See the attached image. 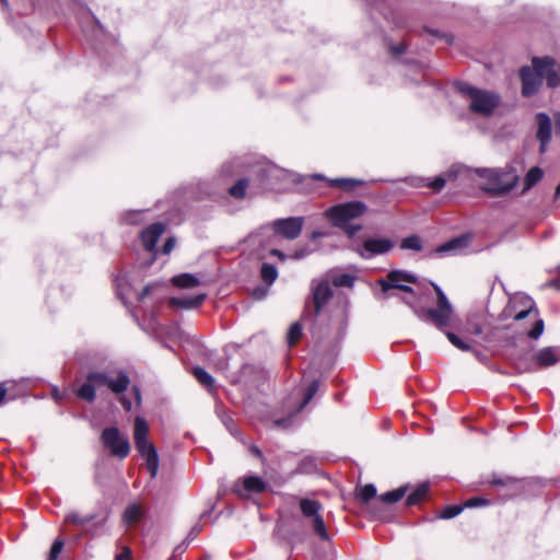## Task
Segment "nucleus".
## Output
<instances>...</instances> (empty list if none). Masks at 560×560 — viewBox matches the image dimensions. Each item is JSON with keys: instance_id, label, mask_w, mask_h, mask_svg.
<instances>
[{"instance_id": "1", "label": "nucleus", "mask_w": 560, "mask_h": 560, "mask_svg": "<svg viewBox=\"0 0 560 560\" xmlns=\"http://www.w3.org/2000/svg\"><path fill=\"white\" fill-rule=\"evenodd\" d=\"M304 219L302 217H291L278 219L272 223V228L262 226L250 234L247 242L250 246H257V257L266 260L272 257L283 261L287 256L280 252L276 245L278 235L287 240H295L302 231Z\"/></svg>"}, {"instance_id": "32", "label": "nucleus", "mask_w": 560, "mask_h": 560, "mask_svg": "<svg viewBox=\"0 0 560 560\" xmlns=\"http://www.w3.org/2000/svg\"><path fill=\"white\" fill-rule=\"evenodd\" d=\"M192 374L200 384L206 387H212L214 380L206 370L197 366L192 370Z\"/></svg>"}, {"instance_id": "15", "label": "nucleus", "mask_w": 560, "mask_h": 560, "mask_svg": "<svg viewBox=\"0 0 560 560\" xmlns=\"http://www.w3.org/2000/svg\"><path fill=\"white\" fill-rule=\"evenodd\" d=\"M495 501L493 499L480 495L474 497L466 500L463 504H453L445 506L439 514L440 518L450 520L457 516L465 508L476 509V508H486L491 504H494Z\"/></svg>"}, {"instance_id": "27", "label": "nucleus", "mask_w": 560, "mask_h": 560, "mask_svg": "<svg viewBox=\"0 0 560 560\" xmlns=\"http://www.w3.org/2000/svg\"><path fill=\"white\" fill-rule=\"evenodd\" d=\"M172 282L179 288H195L199 284V279L190 273H182L173 277Z\"/></svg>"}, {"instance_id": "38", "label": "nucleus", "mask_w": 560, "mask_h": 560, "mask_svg": "<svg viewBox=\"0 0 560 560\" xmlns=\"http://www.w3.org/2000/svg\"><path fill=\"white\" fill-rule=\"evenodd\" d=\"M446 337L447 339L450 340V342L456 347L457 349L462 350V351H468L470 350V347L468 343L464 342L457 335H455L454 332H450L447 331L446 332Z\"/></svg>"}, {"instance_id": "12", "label": "nucleus", "mask_w": 560, "mask_h": 560, "mask_svg": "<svg viewBox=\"0 0 560 560\" xmlns=\"http://www.w3.org/2000/svg\"><path fill=\"white\" fill-rule=\"evenodd\" d=\"M103 445L109 450L113 456L125 458L130 452V443L116 427L105 428L101 434Z\"/></svg>"}, {"instance_id": "49", "label": "nucleus", "mask_w": 560, "mask_h": 560, "mask_svg": "<svg viewBox=\"0 0 560 560\" xmlns=\"http://www.w3.org/2000/svg\"><path fill=\"white\" fill-rule=\"evenodd\" d=\"M8 388L5 383H0V406L4 404Z\"/></svg>"}, {"instance_id": "4", "label": "nucleus", "mask_w": 560, "mask_h": 560, "mask_svg": "<svg viewBox=\"0 0 560 560\" xmlns=\"http://www.w3.org/2000/svg\"><path fill=\"white\" fill-rule=\"evenodd\" d=\"M516 162L504 168H476V175L483 180L480 188L492 195L501 196L514 189L520 180Z\"/></svg>"}, {"instance_id": "33", "label": "nucleus", "mask_w": 560, "mask_h": 560, "mask_svg": "<svg viewBox=\"0 0 560 560\" xmlns=\"http://www.w3.org/2000/svg\"><path fill=\"white\" fill-rule=\"evenodd\" d=\"M402 249H411L420 252L422 249V241L418 235H411L401 241Z\"/></svg>"}, {"instance_id": "55", "label": "nucleus", "mask_w": 560, "mask_h": 560, "mask_svg": "<svg viewBox=\"0 0 560 560\" xmlns=\"http://www.w3.org/2000/svg\"><path fill=\"white\" fill-rule=\"evenodd\" d=\"M150 290H151L150 285H147L145 288H143L142 292L139 294V300L144 299V296H147L150 293Z\"/></svg>"}, {"instance_id": "37", "label": "nucleus", "mask_w": 560, "mask_h": 560, "mask_svg": "<svg viewBox=\"0 0 560 560\" xmlns=\"http://www.w3.org/2000/svg\"><path fill=\"white\" fill-rule=\"evenodd\" d=\"M302 335V326L299 323H294L291 325L288 331V342L292 346L294 345Z\"/></svg>"}, {"instance_id": "16", "label": "nucleus", "mask_w": 560, "mask_h": 560, "mask_svg": "<svg viewBox=\"0 0 560 560\" xmlns=\"http://www.w3.org/2000/svg\"><path fill=\"white\" fill-rule=\"evenodd\" d=\"M319 388V382L313 381L310 386L307 387V390L305 393L304 398L302 401L299 402V406L294 409L293 412H291L285 418H279L273 421V425L278 429H288L292 425L294 416L299 413L314 397V395L317 393Z\"/></svg>"}, {"instance_id": "20", "label": "nucleus", "mask_w": 560, "mask_h": 560, "mask_svg": "<svg viewBox=\"0 0 560 560\" xmlns=\"http://www.w3.org/2000/svg\"><path fill=\"white\" fill-rule=\"evenodd\" d=\"M469 237L462 235L454 237L434 249V254L441 257L454 256L464 252L468 246Z\"/></svg>"}, {"instance_id": "21", "label": "nucleus", "mask_w": 560, "mask_h": 560, "mask_svg": "<svg viewBox=\"0 0 560 560\" xmlns=\"http://www.w3.org/2000/svg\"><path fill=\"white\" fill-rule=\"evenodd\" d=\"M332 296V288L328 281H319L313 285V304L315 315L319 314L322 307Z\"/></svg>"}, {"instance_id": "56", "label": "nucleus", "mask_w": 560, "mask_h": 560, "mask_svg": "<svg viewBox=\"0 0 560 560\" xmlns=\"http://www.w3.org/2000/svg\"><path fill=\"white\" fill-rule=\"evenodd\" d=\"M555 124L557 132L560 133V113L555 114Z\"/></svg>"}, {"instance_id": "62", "label": "nucleus", "mask_w": 560, "mask_h": 560, "mask_svg": "<svg viewBox=\"0 0 560 560\" xmlns=\"http://www.w3.org/2000/svg\"><path fill=\"white\" fill-rule=\"evenodd\" d=\"M555 197L560 198V184L556 188Z\"/></svg>"}, {"instance_id": "14", "label": "nucleus", "mask_w": 560, "mask_h": 560, "mask_svg": "<svg viewBox=\"0 0 560 560\" xmlns=\"http://www.w3.org/2000/svg\"><path fill=\"white\" fill-rule=\"evenodd\" d=\"M482 485L490 487H503L510 489H524L527 487H548L549 485L542 483L541 481H535L532 479H516L508 476L492 475L488 479L482 481Z\"/></svg>"}, {"instance_id": "10", "label": "nucleus", "mask_w": 560, "mask_h": 560, "mask_svg": "<svg viewBox=\"0 0 560 560\" xmlns=\"http://www.w3.org/2000/svg\"><path fill=\"white\" fill-rule=\"evenodd\" d=\"M253 171L258 176L261 185L266 188H275L278 183L287 179L296 180L295 174L267 161L258 162Z\"/></svg>"}, {"instance_id": "17", "label": "nucleus", "mask_w": 560, "mask_h": 560, "mask_svg": "<svg viewBox=\"0 0 560 560\" xmlns=\"http://www.w3.org/2000/svg\"><path fill=\"white\" fill-rule=\"evenodd\" d=\"M319 388V382L313 381L310 386L307 387V390L305 393L304 398L302 401L299 402V406L294 409L293 412H291L285 418H279L273 421V425L278 429H288L292 425L294 416L299 413L314 397V395L317 393Z\"/></svg>"}, {"instance_id": "50", "label": "nucleus", "mask_w": 560, "mask_h": 560, "mask_svg": "<svg viewBox=\"0 0 560 560\" xmlns=\"http://www.w3.org/2000/svg\"><path fill=\"white\" fill-rule=\"evenodd\" d=\"M116 281H117L118 294H119L120 299L125 301L126 294H125L124 290L121 289V283L125 281V278H118Z\"/></svg>"}, {"instance_id": "26", "label": "nucleus", "mask_w": 560, "mask_h": 560, "mask_svg": "<svg viewBox=\"0 0 560 560\" xmlns=\"http://www.w3.org/2000/svg\"><path fill=\"white\" fill-rule=\"evenodd\" d=\"M142 508L139 504L133 503L126 508L122 520L127 525H135L142 518Z\"/></svg>"}, {"instance_id": "24", "label": "nucleus", "mask_w": 560, "mask_h": 560, "mask_svg": "<svg viewBox=\"0 0 560 560\" xmlns=\"http://www.w3.org/2000/svg\"><path fill=\"white\" fill-rule=\"evenodd\" d=\"M559 354L557 347H545L535 353L534 361L539 368L552 366L559 361Z\"/></svg>"}, {"instance_id": "23", "label": "nucleus", "mask_w": 560, "mask_h": 560, "mask_svg": "<svg viewBox=\"0 0 560 560\" xmlns=\"http://www.w3.org/2000/svg\"><path fill=\"white\" fill-rule=\"evenodd\" d=\"M165 225L163 223H153L149 228L142 231L141 233V242L144 247L150 253H153L155 249V245L160 236L164 233Z\"/></svg>"}, {"instance_id": "7", "label": "nucleus", "mask_w": 560, "mask_h": 560, "mask_svg": "<svg viewBox=\"0 0 560 560\" xmlns=\"http://www.w3.org/2000/svg\"><path fill=\"white\" fill-rule=\"evenodd\" d=\"M149 424L142 417H136L133 428L135 446L140 456L145 460L147 469L152 478L159 470V455L156 447L148 439Z\"/></svg>"}, {"instance_id": "48", "label": "nucleus", "mask_w": 560, "mask_h": 560, "mask_svg": "<svg viewBox=\"0 0 560 560\" xmlns=\"http://www.w3.org/2000/svg\"><path fill=\"white\" fill-rule=\"evenodd\" d=\"M404 51H405V46H404V45H393V46H390V52H392L394 56H399V55H401Z\"/></svg>"}, {"instance_id": "45", "label": "nucleus", "mask_w": 560, "mask_h": 560, "mask_svg": "<svg viewBox=\"0 0 560 560\" xmlns=\"http://www.w3.org/2000/svg\"><path fill=\"white\" fill-rule=\"evenodd\" d=\"M430 487H431V483L429 481H423V482L419 483L416 488H411L409 485H405V486H401V487L397 488L396 490H402V491H406V490H429Z\"/></svg>"}, {"instance_id": "58", "label": "nucleus", "mask_w": 560, "mask_h": 560, "mask_svg": "<svg viewBox=\"0 0 560 560\" xmlns=\"http://www.w3.org/2000/svg\"><path fill=\"white\" fill-rule=\"evenodd\" d=\"M548 285L556 288L557 290L560 289V282L558 280H552L548 283Z\"/></svg>"}, {"instance_id": "5", "label": "nucleus", "mask_w": 560, "mask_h": 560, "mask_svg": "<svg viewBox=\"0 0 560 560\" xmlns=\"http://www.w3.org/2000/svg\"><path fill=\"white\" fill-rule=\"evenodd\" d=\"M368 207L362 201H350L339 203L326 210V218L332 225L342 229L348 236H354L360 230V224L350 223L351 220L357 219L365 213Z\"/></svg>"}, {"instance_id": "40", "label": "nucleus", "mask_w": 560, "mask_h": 560, "mask_svg": "<svg viewBox=\"0 0 560 560\" xmlns=\"http://www.w3.org/2000/svg\"><path fill=\"white\" fill-rule=\"evenodd\" d=\"M143 211H129L124 215V220L130 224H138L142 221Z\"/></svg>"}, {"instance_id": "43", "label": "nucleus", "mask_w": 560, "mask_h": 560, "mask_svg": "<svg viewBox=\"0 0 560 560\" xmlns=\"http://www.w3.org/2000/svg\"><path fill=\"white\" fill-rule=\"evenodd\" d=\"M406 183L412 187L427 186V179L422 178V177H417V176L406 178Z\"/></svg>"}, {"instance_id": "35", "label": "nucleus", "mask_w": 560, "mask_h": 560, "mask_svg": "<svg viewBox=\"0 0 560 560\" xmlns=\"http://www.w3.org/2000/svg\"><path fill=\"white\" fill-rule=\"evenodd\" d=\"M317 468V459L313 456H305L299 464V471L310 474Z\"/></svg>"}, {"instance_id": "8", "label": "nucleus", "mask_w": 560, "mask_h": 560, "mask_svg": "<svg viewBox=\"0 0 560 560\" xmlns=\"http://www.w3.org/2000/svg\"><path fill=\"white\" fill-rule=\"evenodd\" d=\"M298 511L300 513L301 522L305 527H308L322 540H329V535L326 529L324 521L323 505L313 499H301L299 501Z\"/></svg>"}, {"instance_id": "44", "label": "nucleus", "mask_w": 560, "mask_h": 560, "mask_svg": "<svg viewBox=\"0 0 560 560\" xmlns=\"http://www.w3.org/2000/svg\"><path fill=\"white\" fill-rule=\"evenodd\" d=\"M313 252L312 248H310L308 246H304L302 248H299L296 249L293 254H292V258L294 259H302L306 256H308L311 253Z\"/></svg>"}, {"instance_id": "61", "label": "nucleus", "mask_w": 560, "mask_h": 560, "mask_svg": "<svg viewBox=\"0 0 560 560\" xmlns=\"http://www.w3.org/2000/svg\"><path fill=\"white\" fill-rule=\"evenodd\" d=\"M312 178H314V179H326L325 176L322 175V174H313Z\"/></svg>"}, {"instance_id": "57", "label": "nucleus", "mask_w": 560, "mask_h": 560, "mask_svg": "<svg viewBox=\"0 0 560 560\" xmlns=\"http://www.w3.org/2000/svg\"><path fill=\"white\" fill-rule=\"evenodd\" d=\"M360 490H368V491H371V490H376L375 486L372 485V483H366L364 487H362Z\"/></svg>"}, {"instance_id": "59", "label": "nucleus", "mask_w": 560, "mask_h": 560, "mask_svg": "<svg viewBox=\"0 0 560 560\" xmlns=\"http://www.w3.org/2000/svg\"><path fill=\"white\" fill-rule=\"evenodd\" d=\"M52 395L57 400H60L62 398V395L59 393L58 388H54Z\"/></svg>"}, {"instance_id": "63", "label": "nucleus", "mask_w": 560, "mask_h": 560, "mask_svg": "<svg viewBox=\"0 0 560 560\" xmlns=\"http://www.w3.org/2000/svg\"><path fill=\"white\" fill-rule=\"evenodd\" d=\"M0 1H1L2 3H4V4H7V3H8V1H7V0H0Z\"/></svg>"}, {"instance_id": "28", "label": "nucleus", "mask_w": 560, "mask_h": 560, "mask_svg": "<svg viewBox=\"0 0 560 560\" xmlns=\"http://www.w3.org/2000/svg\"><path fill=\"white\" fill-rule=\"evenodd\" d=\"M542 178V171L541 168L535 166L532 167L524 179V188L523 192H526L529 190L534 185H536L540 179Z\"/></svg>"}, {"instance_id": "6", "label": "nucleus", "mask_w": 560, "mask_h": 560, "mask_svg": "<svg viewBox=\"0 0 560 560\" xmlns=\"http://www.w3.org/2000/svg\"><path fill=\"white\" fill-rule=\"evenodd\" d=\"M436 293V307L431 308H415L417 317L424 322L434 325L436 328L443 330L446 328L454 316V307L448 301L443 290L435 283H431Z\"/></svg>"}, {"instance_id": "51", "label": "nucleus", "mask_w": 560, "mask_h": 560, "mask_svg": "<svg viewBox=\"0 0 560 560\" xmlns=\"http://www.w3.org/2000/svg\"><path fill=\"white\" fill-rule=\"evenodd\" d=\"M66 521L82 524V523L86 522V521H88V518L82 520V518L78 517L77 515L71 514V515H68V516L66 517Z\"/></svg>"}, {"instance_id": "60", "label": "nucleus", "mask_w": 560, "mask_h": 560, "mask_svg": "<svg viewBox=\"0 0 560 560\" xmlns=\"http://www.w3.org/2000/svg\"><path fill=\"white\" fill-rule=\"evenodd\" d=\"M324 236V233L319 232V231H314L311 235L312 240H315L317 237H322Z\"/></svg>"}, {"instance_id": "54", "label": "nucleus", "mask_w": 560, "mask_h": 560, "mask_svg": "<svg viewBox=\"0 0 560 560\" xmlns=\"http://www.w3.org/2000/svg\"><path fill=\"white\" fill-rule=\"evenodd\" d=\"M249 451H250V453H252L253 455H255V456H257V457H259V458H261V457H262V453H261V451H260L256 445H252V446L249 447Z\"/></svg>"}, {"instance_id": "19", "label": "nucleus", "mask_w": 560, "mask_h": 560, "mask_svg": "<svg viewBox=\"0 0 560 560\" xmlns=\"http://www.w3.org/2000/svg\"><path fill=\"white\" fill-rule=\"evenodd\" d=\"M404 492H384L377 495V492H354L355 500L362 505H369L376 501L384 504H394L402 498Z\"/></svg>"}, {"instance_id": "2", "label": "nucleus", "mask_w": 560, "mask_h": 560, "mask_svg": "<svg viewBox=\"0 0 560 560\" xmlns=\"http://www.w3.org/2000/svg\"><path fill=\"white\" fill-rule=\"evenodd\" d=\"M129 384L130 378L122 370H93L86 374L84 382L74 389V393L78 398L91 404L96 399V392L103 387L120 396Z\"/></svg>"}, {"instance_id": "13", "label": "nucleus", "mask_w": 560, "mask_h": 560, "mask_svg": "<svg viewBox=\"0 0 560 560\" xmlns=\"http://www.w3.org/2000/svg\"><path fill=\"white\" fill-rule=\"evenodd\" d=\"M417 278L415 275L402 271L392 270L387 273L386 280L381 281L383 293H387L390 289H399L405 292L412 293L413 289L405 283H416Z\"/></svg>"}, {"instance_id": "3", "label": "nucleus", "mask_w": 560, "mask_h": 560, "mask_svg": "<svg viewBox=\"0 0 560 560\" xmlns=\"http://www.w3.org/2000/svg\"><path fill=\"white\" fill-rule=\"evenodd\" d=\"M522 95L525 97L536 94L546 79L549 88L560 84V77L555 69V60L550 57H534L530 66L520 70Z\"/></svg>"}, {"instance_id": "11", "label": "nucleus", "mask_w": 560, "mask_h": 560, "mask_svg": "<svg viewBox=\"0 0 560 560\" xmlns=\"http://www.w3.org/2000/svg\"><path fill=\"white\" fill-rule=\"evenodd\" d=\"M516 303L522 304L524 307L514 314L515 320H522L526 317H532L534 319V326L530 330H528L527 336L532 339H538L545 329V324L541 318H538V312L535 308L534 301L525 295L515 298L512 302L511 307L514 308Z\"/></svg>"}, {"instance_id": "41", "label": "nucleus", "mask_w": 560, "mask_h": 560, "mask_svg": "<svg viewBox=\"0 0 560 560\" xmlns=\"http://www.w3.org/2000/svg\"><path fill=\"white\" fill-rule=\"evenodd\" d=\"M428 492H411L406 499L407 505H415L425 498Z\"/></svg>"}, {"instance_id": "53", "label": "nucleus", "mask_w": 560, "mask_h": 560, "mask_svg": "<svg viewBox=\"0 0 560 560\" xmlns=\"http://www.w3.org/2000/svg\"><path fill=\"white\" fill-rule=\"evenodd\" d=\"M132 394L137 400V404H140L141 402V393H140V389L137 387V386H133L132 387Z\"/></svg>"}, {"instance_id": "9", "label": "nucleus", "mask_w": 560, "mask_h": 560, "mask_svg": "<svg viewBox=\"0 0 560 560\" xmlns=\"http://www.w3.org/2000/svg\"><path fill=\"white\" fill-rule=\"evenodd\" d=\"M459 91L469 100L470 110L482 116L491 115L500 103V96L497 93L469 84H462Z\"/></svg>"}, {"instance_id": "29", "label": "nucleus", "mask_w": 560, "mask_h": 560, "mask_svg": "<svg viewBox=\"0 0 560 560\" xmlns=\"http://www.w3.org/2000/svg\"><path fill=\"white\" fill-rule=\"evenodd\" d=\"M260 277L265 283L270 285L278 278V270L272 264L264 262L260 268Z\"/></svg>"}, {"instance_id": "22", "label": "nucleus", "mask_w": 560, "mask_h": 560, "mask_svg": "<svg viewBox=\"0 0 560 560\" xmlns=\"http://www.w3.org/2000/svg\"><path fill=\"white\" fill-rule=\"evenodd\" d=\"M537 121V133L536 137L540 142V152H545L546 148L551 139V119L545 113H538L536 115Z\"/></svg>"}, {"instance_id": "25", "label": "nucleus", "mask_w": 560, "mask_h": 560, "mask_svg": "<svg viewBox=\"0 0 560 560\" xmlns=\"http://www.w3.org/2000/svg\"><path fill=\"white\" fill-rule=\"evenodd\" d=\"M206 299V294H198L192 298H172L170 304L173 307L191 310L200 306Z\"/></svg>"}, {"instance_id": "42", "label": "nucleus", "mask_w": 560, "mask_h": 560, "mask_svg": "<svg viewBox=\"0 0 560 560\" xmlns=\"http://www.w3.org/2000/svg\"><path fill=\"white\" fill-rule=\"evenodd\" d=\"M62 548H63V541L56 540L50 548L49 560H56L58 558L59 553L61 552Z\"/></svg>"}, {"instance_id": "47", "label": "nucleus", "mask_w": 560, "mask_h": 560, "mask_svg": "<svg viewBox=\"0 0 560 560\" xmlns=\"http://www.w3.org/2000/svg\"><path fill=\"white\" fill-rule=\"evenodd\" d=\"M174 247H175V238L170 237L163 245L162 252H163V254H170Z\"/></svg>"}, {"instance_id": "30", "label": "nucleus", "mask_w": 560, "mask_h": 560, "mask_svg": "<svg viewBox=\"0 0 560 560\" xmlns=\"http://www.w3.org/2000/svg\"><path fill=\"white\" fill-rule=\"evenodd\" d=\"M243 490L252 491V490H265L266 485L264 480L256 476H249L243 479Z\"/></svg>"}, {"instance_id": "52", "label": "nucleus", "mask_w": 560, "mask_h": 560, "mask_svg": "<svg viewBox=\"0 0 560 560\" xmlns=\"http://www.w3.org/2000/svg\"><path fill=\"white\" fill-rule=\"evenodd\" d=\"M119 399H120L121 405L124 406V408H125L127 411L131 410L132 405H131V401H130V400L126 399L125 397H120Z\"/></svg>"}, {"instance_id": "31", "label": "nucleus", "mask_w": 560, "mask_h": 560, "mask_svg": "<svg viewBox=\"0 0 560 560\" xmlns=\"http://www.w3.org/2000/svg\"><path fill=\"white\" fill-rule=\"evenodd\" d=\"M363 182L354 178H334L328 179V184L334 187L342 189H350L357 185H361Z\"/></svg>"}, {"instance_id": "34", "label": "nucleus", "mask_w": 560, "mask_h": 560, "mask_svg": "<svg viewBox=\"0 0 560 560\" xmlns=\"http://www.w3.org/2000/svg\"><path fill=\"white\" fill-rule=\"evenodd\" d=\"M247 185V179L242 178L229 188V192L234 198H243L245 196Z\"/></svg>"}, {"instance_id": "39", "label": "nucleus", "mask_w": 560, "mask_h": 560, "mask_svg": "<svg viewBox=\"0 0 560 560\" xmlns=\"http://www.w3.org/2000/svg\"><path fill=\"white\" fill-rule=\"evenodd\" d=\"M446 178L444 176H438L432 180L427 179V186L434 191H440L445 187Z\"/></svg>"}, {"instance_id": "36", "label": "nucleus", "mask_w": 560, "mask_h": 560, "mask_svg": "<svg viewBox=\"0 0 560 560\" xmlns=\"http://www.w3.org/2000/svg\"><path fill=\"white\" fill-rule=\"evenodd\" d=\"M335 287H352L354 277L348 273L338 275L332 280Z\"/></svg>"}, {"instance_id": "18", "label": "nucleus", "mask_w": 560, "mask_h": 560, "mask_svg": "<svg viewBox=\"0 0 560 560\" xmlns=\"http://www.w3.org/2000/svg\"><path fill=\"white\" fill-rule=\"evenodd\" d=\"M394 247V243L388 238H369L363 243L361 249L358 250L359 255L365 259L374 255L385 254Z\"/></svg>"}, {"instance_id": "46", "label": "nucleus", "mask_w": 560, "mask_h": 560, "mask_svg": "<svg viewBox=\"0 0 560 560\" xmlns=\"http://www.w3.org/2000/svg\"><path fill=\"white\" fill-rule=\"evenodd\" d=\"M131 549L129 547H124L121 552L115 557V560H131Z\"/></svg>"}]
</instances>
